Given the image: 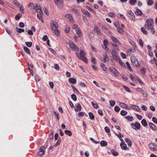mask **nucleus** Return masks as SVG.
Instances as JSON below:
<instances>
[{"instance_id":"nucleus-57","label":"nucleus","mask_w":157,"mask_h":157,"mask_svg":"<svg viewBox=\"0 0 157 157\" xmlns=\"http://www.w3.org/2000/svg\"><path fill=\"white\" fill-rule=\"evenodd\" d=\"M35 80L36 82L39 81L40 80V78L37 75L35 76Z\"/></svg>"},{"instance_id":"nucleus-30","label":"nucleus","mask_w":157,"mask_h":157,"mask_svg":"<svg viewBox=\"0 0 157 157\" xmlns=\"http://www.w3.org/2000/svg\"><path fill=\"white\" fill-rule=\"evenodd\" d=\"M28 7L29 8H31V9H35L36 8L35 7L34 5L32 3H30L28 5Z\"/></svg>"},{"instance_id":"nucleus-37","label":"nucleus","mask_w":157,"mask_h":157,"mask_svg":"<svg viewBox=\"0 0 157 157\" xmlns=\"http://www.w3.org/2000/svg\"><path fill=\"white\" fill-rule=\"evenodd\" d=\"M16 29H17V31L19 33H21L24 32V29H18L17 27H16Z\"/></svg>"},{"instance_id":"nucleus-58","label":"nucleus","mask_w":157,"mask_h":157,"mask_svg":"<svg viewBox=\"0 0 157 157\" xmlns=\"http://www.w3.org/2000/svg\"><path fill=\"white\" fill-rule=\"evenodd\" d=\"M121 77H122V78L124 80L126 81V80H127L128 79L126 75H124L123 74H122V75H121Z\"/></svg>"},{"instance_id":"nucleus-7","label":"nucleus","mask_w":157,"mask_h":157,"mask_svg":"<svg viewBox=\"0 0 157 157\" xmlns=\"http://www.w3.org/2000/svg\"><path fill=\"white\" fill-rule=\"evenodd\" d=\"M109 69L111 72L114 74L116 76H117L118 75L117 71L114 67H110Z\"/></svg>"},{"instance_id":"nucleus-44","label":"nucleus","mask_w":157,"mask_h":157,"mask_svg":"<svg viewBox=\"0 0 157 157\" xmlns=\"http://www.w3.org/2000/svg\"><path fill=\"white\" fill-rule=\"evenodd\" d=\"M25 44L28 47H31L32 45V43L31 42H25Z\"/></svg>"},{"instance_id":"nucleus-10","label":"nucleus","mask_w":157,"mask_h":157,"mask_svg":"<svg viewBox=\"0 0 157 157\" xmlns=\"http://www.w3.org/2000/svg\"><path fill=\"white\" fill-rule=\"evenodd\" d=\"M128 16L132 20H134L135 18V16L133 13L132 11L128 12Z\"/></svg>"},{"instance_id":"nucleus-63","label":"nucleus","mask_w":157,"mask_h":157,"mask_svg":"<svg viewBox=\"0 0 157 157\" xmlns=\"http://www.w3.org/2000/svg\"><path fill=\"white\" fill-rule=\"evenodd\" d=\"M146 70L145 68H143L141 70V72L142 74L143 75H145V70Z\"/></svg>"},{"instance_id":"nucleus-54","label":"nucleus","mask_w":157,"mask_h":157,"mask_svg":"<svg viewBox=\"0 0 157 157\" xmlns=\"http://www.w3.org/2000/svg\"><path fill=\"white\" fill-rule=\"evenodd\" d=\"M20 12L22 13H25V11L24 10V7L23 6H20Z\"/></svg>"},{"instance_id":"nucleus-56","label":"nucleus","mask_w":157,"mask_h":157,"mask_svg":"<svg viewBox=\"0 0 157 157\" xmlns=\"http://www.w3.org/2000/svg\"><path fill=\"white\" fill-rule=\"evenodd\" d=\"M118 62L122 67H125V64L123 63L121 60L119 59Z\"/></svg>"},{"instance_id":"nucleus-14","label":"nucleus","mask_w":157,"mask_h":157,"mask_svg":"<svg viewBox=\"0 0 157 157\" xmlns=\"http://www.w3.org/2000/svg\"><path fill=\"white\" fill-rule=\"evenodd\" d=\"M79 59L83 61L86 63H88V59L86 57V56L83 57H79Z\"/></svg>"},{"instance_id":"nucleus-51","label":"nucleus","mask_w":157,"mask_h":157,"mask_svg":"<svg viewBox=\"0 0 157 157\" xmlns=\"http://www.w3.org/2000/svg\"><path fill=\"white\" fill-rule=\"evenodd\" d=\"M79 38L81 39H82L83 38L82 33L80 30H79Z\"/></svg>"},{"instance_id":"nucleus-45","label":"nucleus","mask_w":157,"mask_h":157,"mask_svg":"<svg viewBox=\"0 0 157 157\" xmlns=\"http://www.w3.org/2000/svg\"><path fill=\"white\" fill-rule=\"evenodd\" d=\"M71 98L74 101H76L77 100V98L75 95V94H72L71 95Z\"/></svg>"},{"instance_id":"nucleus-5","label":"nucleus","mask_w":157,"mask_h":157,"mask_svg":"<svg viewBox=\"0 0 157 157\" xmlns=\"http://www.w3.org/2000/svg\"><path fill=\"white\" fill-rule=\"evenodd\" d=\"M131 125L135 129H140V124L137 122H136L135 124L134 123H132L131 124Z\"/></svg>"},{"instance_id":"nucleus-61","label":"nucleus","mask_w":157,"mask_h":157,"mask_svg":"<svg viewBox=\"0 0 157 157\" xmlns=\"http://www.w3.org/2000/svg\"><path fill=\"white\" fill-rule=\"evenodd\" d=\"M54 66H55V69L57 71H59V68L58 64H55Z\"/></svg>"},{"instance_id":"nucleus-20","label":"nucleus","mask_w":157,"mask_h":157,"mask_svg":"<svg viewBox=\"0 0 157 157\" xmlns=\"http://www.w3.org/2000/svg\"><path fill=\"white\" fill-rule=\"evenodd\" d=\"M119 105L121 107L123 108H125L127 109H128L127 108L128 106L125 103L123 102H120L119 103Z\"/></svg>"},{"instance_id":"nucleus-23","label":"nucleus","mask_w":157,"mask_h":157,"mask_svg":"<svg viewBox=\"0 0 157 157\" xmlns=\"http://www.w3.org/2000/svg\"><path fill=\"white\" fill-rule=\"evenodd\" d=\"M42 14H37V16L38 19L41 21L42 23H44V21L42 17Z\"/></svg>"},{"instance_id":"nucleus-17","label":"nucleus","mask_w":157,"mask_h":157,"mask_svg":"<svg viewBox=\"0 0 157 157\" xmlns=\"http://www.w3.org/2000/svg\"><path fill=\"white\" fill-rule=\"evenodd\" d=\"M79 57L85 56H86V54L84 51L82 50H81L80 51V53H79Z\"/></svg>"},{"instance_id":"nucleus-48","label":"nucleus","mask_w":157,"mask_h":157,"mask_svg":"<svg viewBox=\"0 0 157 157\" xmlns=\"http://www.w3.org/2000/svg\"><path fill=\"white\" fill-rule=\"evenodd\" d=\"M91 61L93 64H95L96 63V60L93 57H92L91 58Z\"/></svg>"},{"instance_id":"nucleus-28","label":"nucleus","mask_w":157,"mask_h":157,"mask_svg":"<svg viewBox=\"0 0 157 157\" xmlns=\"http://www.w3.org/2000/svg\"><path fill=\"white\" fill-rule=\"evenodd\" d=\"M100 145L101 146H105L107 145V143L106 141L102 140L100 143Z\"/></svg>"},{"instance_id":"nucleus-19","label":"nucleus","mask_w":157,"mask_h":157,"mask_svg":"<svg viewBox=\"0 0 157 157\" xmlns=\"http://www.w3.org/2000/svg\"><path fill=\"white\" fill-rule=\"evenodd\" d=\"M24 49L25 52L29 55H30L31 53L30 50L26 46L24 47Z\"/></svg>"},{"instance_id":"nucleus-39","label":"nucleus","mask_w":157,"mask_h":157,"mask_svg":"<svg viewBox=\"0 0 157 157\" xmlns=\"http://www.w3.org/2000/svg\"><path fill=\"white\" fill-rule=\"evenodd\" d=\"M91 104L94 108L96 109L98 108V106L97 104H94L93 102H92Z\"/></svg>"},{"instance_id":"nucleus-27","label":"nucleus","mask_w":157,"mask_h":157,"mask_svg":"<svg viewBox=\"0 0 157 157\" xmlns=\"http://www.w3.org/2000/svg\"><path fill=\"white\" fill-rule=\"evenodd\" d=\"M70 30V27L69 26L67 25H66V27H65V32L66 33H68L69 32V31Z\"/></svg>"},{"instance_id":"nucleus-21","label":"nucleus","mask_w":157,"mask_h":157,"mask_svg":"<svg viewBox=\"0 0 157 157\" xmlns=\"http://www.w3.org/2000/svg\"><path fill=\"white\" fill-rule=\"evenodd\" d=\"M69 80V82L72 84H75L76 82V79L74 78H70Z\"/></svg>"},{"instance_id":"nucleus-53","label":"nucleus","mask_w":157,"mask_h":157,"mask_svg":"<svg viewBox=\"0 0 157 157\" xmlns=\"http://www.w3.org/2000/svg\"><path fill=\"white\" fill-rule=\"evenodd\" d=\"M21 17V15L20 13H19L15 16V18L16 20H18Z\"/></svg>"},{"instance_id":"nucleus-6","label":"nucleus","mask_w":157,"mask_h":157,"mask_svg":"<svg viewBox=\"0 0 157 157\" xmlns=\"http://www.w3.org/2000/svg\"><path fill=\"white\" fill-rule=\"evenodd\" d=\"M94 30L95 32L99 36H101V33L100 30L97 25H95L94 26Z\"/></svg>"},{"instance_id":"nucleus-12","label":"nucleus","mask_w":157,"mask_h":157,"mask_svg":"<svg viewBox=\"0 0 157 157\" xmlns=\"http://www.w3.org/2000/svg\"><path fill=\"white\" fill-rule=\"evenodd\" d=\"M65 17L66 18L69 19V21L72 23L73 22V19L70 14H66L65 15Z\"/></svg>"},{"instance_id":"nucleus-38","label":"nucleus","mask_w":157,"mask_h":157,"mask_svg":"<svg viewBox=\"0 0 157 157\" xmlns=\"http://www.w3.org/2000/svg\"><path fill=\"white\" fill-rule=\"evenodd\" d=\"M89 117L90 119L91 120H93L94 118V116L91 112H90L89 113Z\"/></svg>"},{"instance_id":"nucleus-31","label":"nucleus","mask_w":157,"mask_h":157,"mask_svg":"<svg viewBox=\"0 0 157 157\" xmlns=\"http://www.w3.org/2000/svg\"><path fill=\"white\" fill-rule=\"evenodd\" d=\"M104 59L103 61L104 62H105L107 59H108V57L107 55L106 54H104L103 55Z\"/></svg>"},{"instance_id":"nucleus-25","label":"nucleus","mask_w":157,"mask_h":157,"mask_svg":"<svg viewBox=\"0 0 157 157\" xmlns=\"http://www.w3.org/2000/svg\"><path fill=\"white\" fill-rule=\"evenodd\" d=\"M111 152L114 156H117L119 155L118 153L113 149L112 150Z\"/></svg>"},{"instance_id":"nucleus-22","label":"nucleus","mask_w":157,"mask_h":157,"mask_svg":"<svg viewBox=\"0 0 157 157\" xmlns=\"http://www.w3.org/2000/svg\"><path fill=\"white\" fill-rule=\"evenodd\" d=\"M64 132L66 135L69 136H70L72 135L71 132L70 130H65L64 131Z\"/></svg>"},{"instance_id":"nucleus-29","label":"nucleus","mask_w":157,"mask_h":157,"mask_svg":"<svg viewBox=\"0 0 157 157\" xmlns=\"http://www.w3.org/2000/svg\"><path fill=\"white\" fill-rule=\"evenodd\" d=\"M141 123L144 126H146L147 124V121L145 120V119H143L141 121Z\"/></svg>"},{"instance_id":"nucleus-33","label":"nucleus","mask_w":157,"mask_h":157,"mask_svg":"<svg viewBox=\"0 0 157 157\" xmlns=\"http://www.w3.org/2000/svg\"><path fill=\"white\" fill-rule=\"evenodd\" d=\"M141 30L142 33L146 35L147 33V31L146 30L145 28L144 27H142L141 28Z\"/></svg>"},{"instance_id":"nucleus-2","label":"nucleus","mask_w":157,"mask_h":157,"mask_svg":"<svg viewBox=\"0 0 157 157\" xmlns=\"http://www.w3.org/2000/svg\"><path fill=\"white\" fill-rule=\"evenodd\" d=\"M52 30L58 28V25L57 22L55 21H52L50 22Z\"/></svg>"},{"instance_id":"nucleus-32","label":"nucleus","mask_w":157,"mask_h":157,"mask_svg":"<svg viewBox=\"0 0 157 157\" xmlns=\"http://www.w3.org/2000/svg\"><path fill=\"white\" fill-rule=\"evenodd\" d=\"M83 19L84 22L87 24V25H89V23L88 22V20L87 18L86 17L83 16Z\"/></svg>"},{"instance_id":"nucleus-50","label":"nucleus","mask_w":157,"mask_h":157,"mask_svg":"<svg viewBox=\"0 0 157 157\" xmlns=\"http://www.w3.org/2000/svg\"><path fill=\"white\" fill-rule=\"evenodd\" d=\"M54 34L58 36L60 32L58 30H54Z\"/></svg>"},{"instance_id":"nucleus-24","label":"nucleus","mask_w":157,"mask_h":157,"mask_svg":"<svg viewBox=\"0 0 157 157\" xmlns=\"http://www.w3.org/2000/svg\"><path fill=\"white\" fill-rule=\"evenodd\" d=\"M135 13L136 15L139 16H141L142 14V11L139 9L136 10L135 12Z\"/></svg>"},{"instance_id":"nucleus-40","label":"nucleus","mask_w":157,"mask_h":157,"mask_svg":"<svg viewBox=\"0 0 157 157\" xmlns=\"http://www.w3.org/2000/svg\"><path fill=\"white\" fill-rule=\"evenodd\" d=\"M111 37L113 42H117L118 41V40L114 36H112Z\"/></svg>"},{"instance_id":"nucleus-8","label":"nucleus","mask_w":157,"mask_h":157,"mask_svg":"<svg viewBox=\"0 0 157 157\" xmlns=\"http://www.w3.org/2000/svg\"><path fill=\"white\" fill-rule=\"evenodd\" d=\"M57 5L59 7H61L63 4V0H54Z\"/></svg>"},{"instance_id":"nucleus-13","label":"nucleus","mask_w":157,"mask_h":157,"mask_svg":"<svg viewBox=\"0 0 157 157\" xmlns=\"http://www.w3.org/2000/svg\"><path fill=\"white\" fill-rule=\"evenodd\" d=\"M82 12L83 14L86 16L90 17L91 16L90 13L87 10L84 9L82 10Z\"/></svg>"},{"instance_id":"nucleus-64","label":"nucleus","mask_w":157,"mask_h":157,"mask_svg":"<svg viewBox=\"0 0 157 157\" xmlns=\"http://www.w3.org/2000/svg\"><path fill=\"white\" fill-rule=\"evenodd\" d=\"M136 2V0H130V3L132 5H134Z\"/></svg>"},{"instance_id":"nucleus-4","label":"nucleus","mask_w":157,"mask_h":157,"mask_svg":"<svg viewBox=\"0 0 157 157\" xmlns=\"http://www.w3.org/2000/svg\"><path fill=\"white\" fill-rule=\"evenodd\" d=\"M149 146L150 149L154 151L157 150V145L153 143H150L149 144Z\"/></svg>"},{"instance_id":"nucleus-18","label":"nucleus","mask_w":157,"mask_h":157,"mask_svg":"<svg viewBox=\"0 0 157 157\" xmlns=\"http://www.w3.org/2000/svg\"><path fill=\"white\" fill-rule=\"evenodd\" d=\"M120 146L122 149H123L124 150H126L127 147L126 144H124L123 143H121L120 144Z\"/></svg>"},{"instance_id":"nucleus-52","label":"nucleus","mask_w":157,"mask_h":157,"mask_svg":"<svg viewBox=\"0 0 157 157\" xmlns=\"http://www.w3.org/2000/svg\"><path fill=\"white\" fill-rule=\"evenodd\" d=\"M49 49L54 55H56V52L54 50H53L52 48H49Z\"/></svg>"},{"instance_id":"nucleus-46","label":"nucleus","mask_w":157,"mask_h":157,"mask_svg":"<svg viewBox=\"0 0 157 157\" xmlns=\"http://www.w3.org/2000/svg\"><path fill=\"white\" fill-rule=\"evenodd\" d=\"M86 9H87L89 11H91L92 12L96 13L95 12L94 10H93L92 9H91L90 7H89V6H86Z\"/></svg>"},{"instance_id":"nucleus-41","label":"nucleus","mask_w":157,"mask_h":157,"mask_svg":"<svg viewBox=\"0 0 157 157\" xmlns=\"http://www.w3.org/2000/svg\"><path fill=\"white\" fill-rule=\"evenodd\" d=\"M127 113V112L123 110H122L121 112V115L123 116H124L126 115Z\"/></svg>"},{"instance_id":"nucleus-3","label":"nucleus","mask_w":157,"mask_h":157,"mask_svg":"<svg viewBox=\"0 0 157 157\" xmlns=\"http://www.w3.org/2000/svg\"><path fill=\"white\" fill-rule=\"evenodd\" d=\"M68 43L70 47L73 50H76L77 51H78V50H77V46L76 45H75V44L72 41L70 40L69 41Z\"/></svg>"},{"instance_id":"nucleus-47","label":"nucleus","mask_w":157,"mask_h":157,"mask_svg":"<svg viewBox=\"0 0 157 157\" xmlns=\"http://www.w3.org/2000/svg\"><path fill=\"white\" fill-rule=\"evenodd\" d=\"M120 109L117 106H116L114 107V110L116 112H118L120 110Z\"/></svg>"},{"instance_id":"nucleus-55","label":"nucleus","mask_w":157,"mask_h":157,"mask_svg":"<svg viewBox=\"0 0 157 157\" xmlns=\"http://www.w3.org/2000/svg\"><path fill=\"white\" fill-rule=\"evenodd\" d=\"M54 113H55V115L56 117V119L58 120H59V115L58 113H57L56 112H54Z\"/></svg>"},{"instance_id":"nucleus-36","label":"nucleus","mask_w":157,"mask_h":157,"mask_svg":"<svg viewBox=\"0 0 157 157\" xmlns=\"http://www.w3.org/2000/svg\"><path fill=\"white\" fill-rule=\"evenodd\" d=\"M125 118L130 121H132L133 120V117L132 116H127L125 117Z\"/></svg>"},{"instance_id":"nucleus-35","label":"nucleus","mask_w":157,"mask_h":157,"mask_svg":"<svg viewBox=\"0 0 157 157\" xmlns=\"http://www.w3.org/2000/svg\"><path fill=\"white\" fill-rule=\"evenodd\" d=\"M101 66L102 69L104 71H106L107 70L106 67L105 65L103 63L101 64Z\"/></svg>"},{"instance_id":"nucleus-60","label":"nucleus","mask_w":157,"mask_h":157,"mask_svg":"<svg viewBox=\"0 0 157 157\" xmlns=\"http://www.w3.org/2000/svg\"><path fill=\"white\" fill-rule=\"evenodd\" d=\"M123 86L127 91L128 92H131L130 90L128 87L125 86Z\"/></svg>"},{"instance_id":"nucleus-43","label":"nucleus","mask_w":157,"mask_h":157,"mask_svg":"<svg viewBox=\"0 0 157 157\" xmlns=\"http://www.w3.org/2000/svg\"><path fill=\"white\" fill-rule=\"evenodd\" d=\"M13 2L18 7H19L20 6V4L17 0H13Z\"/></svg>"},{"instance_id":"nucleus-1","label":"nucleus","mask_w":157,"mask_h":157,"mask_svg":"<svg viewBox=\"0 0 157 157\" xmlns=\"http://www.w3.org/2000/svg\"><path fill=\"white\" fill-rule=\"evenodd\" d=\"M154 22L152 19H149L146 21L145 27L148 30H151L153 27Z\"/></svg>"},{"instance_id":"nucleus-42","label":"nucleus","mask_w":157,"mask_h":157,"mask_svg":"<svg viewBox=\"0 0 157 157\" xmlns=\"http://www.w3.org/2000/svg\"><path fill=\"white\" fill-rule=\"evenodd\" d=\"M110 104L112 106H114L115 104V102L114 100H111L109 101Z\"/></svg>"},{"instance_id":"nucleus-11","label":"nucleus","mask_w":157,"mask_h":157,"mask_svg":"<svg viewBox=\"0 0 157 157\" xmlns=\"http://www.w3.org/2000/svg\"><path fill=\"white\" fill-rule=\"evenodd\" d=\"M132 62L133 64V65L136 67H139L140 66V64L138 61L137 59H135V60H133L132 59Z\"/></svg>"},{"instance_id":"nucleus-62","label":"nucleus","mask_w":157,"mask_h":157,"mask_svg":"<svg viewBox=\"0 0 157 157\" xmlns=\"http://www.w3.org/2000/svg\"><path fill=\"white\" fill-rule=\"evenodd\" d=\"M147 3L148 5H151L153 3V1L152 0H148L147 2Z\"/></svg>"},{"instance_id":"nucleus-26","label":"nucleus","mask_w":157,"mask_h":157,"mask_svg":"<svg viewBox=\"0 0 157 157\" xmlns=\"http://www.w3.org/2000/svg\"><path fill=\"white\" fill-rule=\"evenodd\" d=\"M132 106H133V109L139 112H140V109L138 106L135 105H132Z\"/></svg>"},{"instance_id":"nucleus-59","label":"nucleus","mask_w":157,"mask_h":157,"mask_svg":"<svg viewBox=\"0 0 157 157\" xmlns=\"http://www.w3.org/2000/svg\"><path fill=\"white\" fill-rule=\"evenodd\" d=\"M118 31L119 33H122L123 32V30L120 27H118Z\"/></svg>"},{"instance_id":"nucleus-9","label":"nucleus","mask_w":157,"mask_h":157,"mask_svg":"<svg viewBox=\"0 0 157 157\" xmlns=\"http://www.w3.org/2000/svg\"><path fill=\"white\" fill-rule=\"evenodd\" d=\"M36 9V11L39 14H43V12L42 11L41 7L40 6H38L37 5L35 7Z\"/></svg>"},{"instance_id":"nucleus-16","label":"nucleus","mask_w":157,"mask_h":157,"mask_svg":"<svg viewBox=\"0 0 157 157\" xmlns=\"http://www.w3.org/2000/svg\"><path fill=\"white\" fill-rule=\"evenodd\" d=\"M125 140L127 143L128 146H132V142L130 139L126 138L125 139Z\"/></svg>"},{"instance_id":"nucleus-15","label":"nucleus","mask_w":157,"mask_h":157,"mask_svg":"<svg viewBox=\"0 0 157 157\" xmlns=\"http://www.w3.org/2000/svg\"><path fill=\"white\" fill-rule=\"evenodd\" d=\"M149 125L151 128L153 130H155L157 128L156 126L153 123H149Z\"/></svg>"},{"instance_id":"nucleus-34","label":"nucleus","mask_w":157,"mask_h":157,"mask_svg":"<svg viewBox=\"0 0 157 157\" xmlns=\"http://www.w3.org/2000/svg\"><path fill=\"white\" fill-rule=\"evenodd\" d=\"M126 65L128 67V70L130 71H132V68L131 67L130 65V64H129V63L128 62H127L126 63Z\"/></svg>"},{"instance_id":"nucleus-49","label":"nucleus","mask_w":157,"mask_h":157,"mask_svg":"<svg viewBox=\"0 0 157 157\" xmlns=\"http://www.w3.org/2000/svg\"><path fill=\"white\" fill-rule=\"evenodd\" d=\"M61 142V140L60 139H59L57 142H56V144H55L54 145V146L56 147L58 146V145L60 144Z\"/></svg>"}]
</instances>
